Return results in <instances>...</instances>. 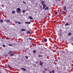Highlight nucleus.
<instances>
[{"label":"nucleus","instance_id":"f257e3e1","mask_svg":"<svg viewBox=\"0 0 73 73\" xmlns=\"http://www.w3.org/2000/svg\"><path fill=\"white\" fill-rule=\"evenodd\" d=\"M21 9L19 8H17V12H18V13H19L20 12H21Z\"/></svg>","mask_w":73,"mask_h":73},{"label":"nucleus","instance_id":"f03ea898","mask_svg":"<svg viewBox=\"0 0 73 73\" xmlns=\"http://www.w3.org/2000/svg\"><path fill=\"white\" fill-rule=\"evenodd\" d=\"M42 5L43 6V9H45L46 6L45 4H43V5Z\"/></svg>","mask_w":73,"mask_h":73},{"label":"nucleus","instance_id":"7ed1b4c3","mask_svg":"<svg viewBox=\"0 0 73 73\" xmlns=\"http://www.w3.org/2000/svg\"><path fill=\"white\" fill-rule=\"evenodd\" d=\"M29 19H31V20H32V19H33V18L31 16H29Z\"/></svg>","mask_w":73,"mask_h":73},{"label":"nucleus","instance_id":"20e7f679","mask_svg":"<svg viewBox=\"0 0 73 73\" xmlns=\"http://www.w3.org/2000/svg\"><path fill=\"white\" fill-rule=\"evenodd\" d=\"M49 9V8L48 6H46L45 8V10H48Z\"/></svg>","mask_w":73,"mask_h":73},{"label":"nucleus","instance_id":"39448f33","mask_svg":"<svg viewBox=\"0 0 73 73\" xmlns=\"http://www.w3.org/2000/svg\"><path fill=\"white\" fill-rule=\"evenodd\" d=\"M39 64H40L41 66H42V64H43V62H40Z\"/></svg>","mask_w":73,"mask_h":73},{"label":"nucleus","instance_id":"423d86ee","mask_svg":"<svg viewBox=\"0 0 73 73\" xmlns=\"http://www.w3.org/2000/svg\"><path fill=\"white\" fill-rule=\"evenodd\" d=\"M6 22L7 23H10V21L9 20H6Z\"/></svg>","mask_w":73,"mask_h":73},{"label":"nucleus","instance_id":"0eeeda50","mask_svg":"<svg viewBox=\"0 0 73 73\" xmlns=\"http://www.w3.org/2000/svg\"><path fill=\"white\" fill-rule=\"evenodd\" d=\"M27 34H29L31 33V31H28L27 32Z\"/></svg>","mask_w":73,"mask_h":73},{"label":"nucleus","instance_id":"6e6552de","mask_svg":"<svg viewBox=\"0 0 73 73\" xmlns=\"http://www.w3.org/2000/svg\"><path fill=\"white\" fill-rule=\"evenodd\" d=\"M25 24H31V22H26L25 23Z\"/></svg>","mask_w":73,"mask_h":73},{"label":"nucleus","instance_id":"1a4fd4ad","mask_svg":"<svg viewBox=\"0 0 73 73\" xmlns=\"http://www.w3.org/2000/svg\"><path fill=\"white\" fill-rule=\"evenodd\" d=\"M64 11H66V7H64Z\"/></svg>","mask_w":73,"mask_h":73},{"label":"nucleus","instance_id":"9d476101","mask_svg":"<svg viewBox=\"0 0 73 73\" xmlns=\"http://www.w3.org/2000/svg\"><path fill=\"white\" fill-rule=\"evenodd\" d=\"M3 19H0V22H1V23H3Z\"/></svg>","mask_w":73,"mask_h":73},{"label":"nucleus","instance_id":"9b49d317","mask_svg":"<svg viewBox=\"0 0 73 73\" xmlns=\"http://www.w3.org/2000/svg\"><path fill=\"white\" fill-rule=\"evenodd\" d=\"M54 14L55 15H57V14H58V13L57 11L55 12L54 13Z\"/></svg>","mask_w":73,"mask_h":73},{"label":"nucleus","instance_id":"f8f14e48","mask_svg":"<svg viewBox=\"0 0 73 73\" xmlns=\"http://www.w3.org/2000/svg\"><path fill=\"white\" fill-rule=\"evenodd\" d=\"M21 69H22V70H24V71H26V70H25V69L24 68H21Z\"/></svg>","mask_w":73,"mask_h":73},{"label":"nucleus","instance_id":"ddd939ff","mask_svg":"<svg viewBox=\"0 0 73 73\" xmlns=\"http://www.w3.org/2000/svg\"><path fill=\"white\" fill-rule=\"evenodd\" d=\"M42 1V4H44V1Z\"/></svg>","mask_w":73,"mask_h":73},{"label":"nucleus","instance_id":"4468645a","mask_svg":"<svg viewBox=\"0 0 73 73\" xmlns=\"http://www.w3.org/2000/svg\"><path fill=\"white\" fill-rule=\"evenodd\" d=\"M21 31H25V30L24 29H22L21 30Z\"/></svg>","mask_w":73,"mask_h":73},{"label":"nucleus","instance_id":"2eb2a0df","mask_svg":"<svg viewBox=\"0 0 73 73\" xmlns=\"http://www.w3.org/2000/svg\"><path fill=\"white\" fill-rule=\"evenodd\" d=\"M71 35H72V33H69L68 34V35H69V36H70Z\"/></svg>","mask_w":73,"mask_h":73},{"label":"nucleus","instance_id":"dca6fc26","mask_svg":"<svg viewBox=\"0 0 73 73\" xmlns=\"http://www.w3.org/2000/svg\"><path fill=\"white\" fill-rule=\"evenodd\" d=\"M44 40L45 42H46L47 41V39L46 38L45 39H44Z\"/></svg>","mask_w":73,"mask_h":73},{"label":"nucleus","instance_id":"f3484780","mask_svg":"<svg viewBox=\"0 0 73 73\" xmlns=\"http://www.w3.org/2000/svg\"><path fill=\"white\" fill-rule=\"evenodd\" d=\"M29 40H33V39H32V38L31 37L29 38Z\"/></svg>","mask_w":73,"mask_h":73},{"label":"nucleus","instance_id":"a211bd4d","mask_svg":"<svg viewBox=\"0 0 73 73\" xmlns=\"http://www.w3.org/2000/svg\"><path fill=\"white\" fill-rule=\"evenodd\" d=\"M12 13H15V11H12Z\"/></svg>","mask_w":73,"mask_h":73},{"label":"nucleus","instance_id":"6ab92c4d","mask_svg":"<svg viewBox=\"0 0 73 73\" xmlns=\"http://www.w3.org/2000/svg\"><path fill=\"white\" fill-rule=\"evenodd\" d=\"M65 25H69V23H66Z\"/></svg>","mask_w":73,"mask_h":73},{"label":"nucleus","instance_id":"aec40b11","mask_svg":"<svg viewBox=\"0 0 73 73\" xmlns=\"http://www.w3.org/2000/svg\"><path fill=\"white\" fill-rule=\"evenodd\" d=\"M10 56H13V53L11 54H10Z\"/></svg>","mask_w":73,"mask_h":73},{"label":"nucleus","instance_id":"412c9836","mask_svg":"<svg viewBox=\"0 0 73 73\" xmlns=\"http://www.w3.org/2000/svg\"><path fill=\"white\" fill-rule=\"evenodd\" d=\"M17 23H18V24H21V23L20 22H18Z\"/></svg>","mask_w":73,"mask_h":73},{"label":"nucleus","instance_id":"4be33fe9","mask_svg":"<svg viewBox=\"0 0 73 73\" xmlns=\"http://www.w3.org/2000/svg\"><path fill=\"white\" fill-rule=\"evenodd\" d=\"M64 13H65V12H64V11H63V13H62V15H64Z\"/></svg>","mask_w":73,"mask_h":73},{"label":"nucleus","instance_id":"5701e85b","mask_svg":"<svg viewBox=\"0 0 73 73\" xmlns=\"http://www.w3.org/2000/svg\"><path fill=\"white\" fill-rule=\"evenodd\" d=\"M35 52H36V50H35L33 51V53H35Z\"/></svg>","mask_w":73,"mask_h":73},{"label":"nucleus","instance_id":"b1692460","mask_svg":"<svg viewBox=\"0 0 73 73\" xmlns=\"http://www.w3.org/2000/svg\"><path fill=\"white\" fill-rule=\"evenodd\" d=\"M23 4H26V2H25L24 1H23Z\"/></svg>","mask_w":73,"mask_h":73},{"label":"nucleus","instance_id":"393cba45","mask_svg":"<svg viewBox=\"0 0 73 73\" xmlns=\"http://www.w3.org/2000/svg\"><path fill=\"white\" fill-rule=\"evenodd\" d=\"M52 73H54V71L53 70L52 71Z\"/></svg>","mask_w":73,"mask_h":73},{"label":"nucleus","instance_id":"a878e982","mask_svg":"<svg viewBox=\"0 0 73 73\" xmlns=\"http://www.w3.org/2000/svg\"><path fill=\"white\" fill-rule=\"evenodd\" d=\"M22 12H23V13H24V12H25V10H23L22 11Z\"/></svg>","mask_w":73,"mask_h":73},{"label":"nucleus","instance_id":"bb28decb","mask_svg":"<svg viewBox=\"0 0 73 73\" xmlns=\"http://www.w3.org/2000/svg\"><path fill=\"white\" fill-rule=\"evenodd\" d=\"M10 53H13V51H10Z\"/></svg>","mask_w":73,"mask_h":73},{"label":"nucleus","instance_id":"cd10ccee","mask_svg":"<svg viewBox=\"0 0 73 73\" xmlns=\"http://www.w3.org/2000/svg\"><path fill=\"white\" fill-rule=\"evenodd\" d=\"M25 58H28V56H26Z\"/></svg>","mask_w":73,"mask_h":73},{"label":"nucleus","instance_id":"c85d7f7f","mask_svg":"<svg viewBox=\"0 0 73 73\" xmlns=\"http://www.w3.org/2000/svg\"><path fill=\"white\" fill-rule=\"evenodd\" d=\"M3 47H5V45H3Z\"/></svg>","mask_w":73,"mask_h":73},{"label":"nucleus","instance_id":"c756f323","mask_svg":"<svg viewBox=\"0 0 73 73\" xmlns=\"http://www.w3.org/2000/svg\"><path fill=\"white\" fill-rule=\"evenodd\" d=\"M9 45H10V46H12V44H9Z\"/></svg>","mask_w":73,"mask_h":73},{"label":"nucleus","instance_id":"7c9ffc66","mask_svg":"<svg viewBox=\"0 0 73 73\" xmlns=\"http://www.w3.org/2000/svg\"><path fill=\"white\" fill-rule=\"evenodd\" d=\"M39 57H42V56L41 55H40L39 56Z\"/></svg>","mask_w":73,"mask_h":73},{"label":"nucleus","instance_id":"2f4dec72","mask_svg":"<svg viewBox=\"0 0 73 73\" xmlns=\"http://www.w3.org/2000/svg\"><path fill=\"white\" fill-rule=\"evenodd\" d=\"M62 52L63 53H65V52H64V51H62Z\"/></svg>","mask_w":73,"mask_h":73},{"label":"nucleus","instance_id":"473e14b6","mask_svg":"<svg viewBox=\"0 0 73 73\" xmlns=\"http://www.w3.org/2000/svg\"><path fill=\"white\" fill-rule=\"evenodd\" d=\"M35 13H37V11H35Z\"/></svg>","mask_w":73,"mask_h":73},{"label":"nucleus","instance_id":"72a5a7b5","mask_svg":"<svg viewBox=\"0 0 73 73\" xmlns=\"http://www.w3.org/2000/svg\"><path fill=\"white\" fill-rule=\"evenodd\" d=\"M44 70H47V69H46V68H45V69H44Z\"/></svg>","mask_w":73,"mask_h":73},{"label":"nucleus","instance_id":"f704fd0d","mask_svg":"<svg viewBox=\"0 0 73 73\" xmlns=\"http://www.w3.org/2000/svg\"><path fill=\"white\" fill-rule=\"evenodd\" d=\"M55 61H57V59H56V60H55Z\"/></svg>","mask_w":73,"mask_h":73},{"label":"nucleus","instance_id":"c9c22d12","mask_svg":"<svg viewBox=\"0 0 73 73\" xmlns=\"http://www.w3.org/2000/svg\"><path fill=\"white\" fill-rule=\"evenodd\" d=\"M9 54H11V52H9Z\"/></svg>","mask_w":73,"mask_h":73},{"label":"nucleus","instance_id":"e433bc0d","mask_svg":"<svg viewBox=\"0 0 73 73\" xmlns=\"http://www.w3.org/2000/svg\"><path fill=\"white\" fill-rule=\"evenodd\" d=\"M65 62V64H66V62Z\"/></svg>","mask_w":73,"mask_h":73},{"label":"nucleus","instance_id":"4c0bfd02","mask_svg":"<svg viewBox=\"0 0 73 73\" xmlns=\"http://www.w3.org/2000/svg\"><path fill=\"white\" fill-rule=\"evenodd\" d=\"M42 7V6H40V7Z\"/></svg>","mask_w":73,"mask_h":73},{"label":"nucleus","instance_id":"58836bf2","mask_svg":"<svg viewBox=\"0 0 73 73\" xmlns=\"http://www.w3.org/2000/svg\"><path fill=\"white\" fill-rule=\"evenodd\" d=\"M61 0H58V1H60Z\"/></svg>","mask_w":73,"mask_h":73},{"label":"nucleus","instance_id":"ea45409f","mask_svg":"<svg viewBox=\"0 0 73 73\" xmlns=\"http://www.w3.org/2000/svg\"><path fill=\"white\" fill-rule=\"evenodd\" d=\"M9 68H11V67H10V66H9Z\"/></svg>","mask_w":73,"mask_h":73},{"label":"nucleus","instance_id":"a19ab883","mask_svg":"<svg viewBox=\"0 0 73 73\" xmlns=\"http://www.w3.org/2000/svg\"><path fill=\"white\" fill-rule=\"evenodd\" d=\"M0 73H1V72L0 71Z\"/></svg>","mask_w":73,"mask_h":73},{"label":"nucleus","instance_id":"79ce46f5","mask_svg":"<svg viewBox=\"0 0 73 73\" xmlns=\"http://www.w3.org/2000/svg\"><path fill=\"white\" fill-rule=\"evenodd\" d=\"M55 23H56V21L55 22Z\"/></svg>","mask_w":73,"mask_h":73},{"label":"nucleus","instance_id":"37998d69","mask_svg":"<svg viewBox=\"0 0 73 73\" xmlns=\"http://www.w3.org/2000/svg\"><path fill=\"white\" fill-rule=\"evenodd\" d=\"M60 11H61V10H60Z\"/></svg>","mask_w":73,"mask_h":73},{"label":"nucleus","instance_id":"c03bdc74","mask_svg":"<svg viewBox=\"0 0 73 73\" xmlns=\"http://www.w3.org/2000/svg\"><path fill=\"white\" fill-rule=\"evenodd\" d=\"M44 23H45V22H44Z\"/></svg>","mask_w":73,"mask_h":73}]
</instances>
